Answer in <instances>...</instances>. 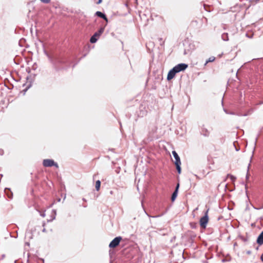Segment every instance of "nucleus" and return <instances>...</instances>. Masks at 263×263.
<instances>
[{
	"label": "nucleus",
	"mask_w": 263,
	"mask_h": 263,
	"mask_svg": "<svg viewBox=\"0 0 263 263\" xmlns=\"http://www.w3.org/2000/svg\"><path fill=\"white\" fill-rule=\"evenodd\" d=\"M208 211L209 210H207L205 213L204 216L201 217L200 219V225L201 228L204 229L206 228L209 221Z\"/></svg>",
	"instance_id": "nucleus-2"
},
{
	"label": "nucleus",
	"mask_w": 263,
	"mask_h": 263,
	"mask_svg": "<svg viewBox=\"0 0 263 263\" xmlns=\"http://www.w3.org/2000/svg\"><path fill=\"white\" fill-rule=\"evenodd\" d=\"M98 40V37H97V34H93L90 39V42L91 43H95Z\"/></svg>",
	"instance_id": "nucleus-13"
},
{
	"label": "nucleus",
	"mask_w": 263,
	"mask_h": 263,
	"mask_svg": "<svg viewBox=\"0 0 263 263\" xmlns=\"http://www.w3.org/2000/svg\"><path fill=\"white\" fill-rule=\"evenodd\" d=\"M215 60V58L214 57H211L208 59V60H206L204 65H206L208 63L212 62L214 61Z\"/></svg>",
	"instance_id": "nucleus-16"
},
{
	"label": "nucleus",
	"mask_w": 263,
	"mask_h": 263,
	"mask_svg": "<svg viewBox=\"0 0 263 263\" xmlns=\"http://www.w3.org/2000/svg\"><path fill=\"white\" fill-rule=\"evenodd\" d=\"M101 185V181L100 180H97L96 182V189L97 191H99Z\"/></svg>",
	"instance_id": "nucleus-15"
},
{
	"label": "nucleus",
	"mask_w": 263,
	"mask_h": 263,
	"mask_svg": "<svg viewBox=\"0 0 263 263\" xmlns=\"http://www.w3.org/2000/svg\"><path fill=\"white\" fill-rule=\"evenodd\" d=\"M256 205V206L254 208L256 210H260L263 209V198L257 200Z\"/></svg>",
	"instance_id": "nucleus-5"
},
{
	"label": "nucleus",
	"mask_w": 263,
	"mask_h": 263,
	"mask_svg": "<svg viewBox=\"0 0 263 263\" xmlns=\"http://www.w3.org/2000/svg\"><path fill=\"white\" fill-rule=\"evenodd\" d=\"M5 193L9 199H12L13 197V193L9 189H6Z\"/></svg>",
	"instance_id": "nucleus-11"
},
{
	"label": "nucleus",
	"mask_w": 263,
	"mask_h": 263,
	"mask_svg": "<svg viewBox=\"0 0 263 263\" xmlns=\"http://www.w3.org/2000/svg\"><path fill=\"white\" fill-rule=\"evenodd\" d=\"M96 15L97 16H98V17H100L101 18H103L106 22L108 21L106 15L104 13H102L101 12H100V11H97L96 13Z\"/></svg>",
	"instance_id": "nucleus-9"
},
{
	"label": "nucleus",
	"mask_w": 263,
	"mask_h": 263,
	"mask_svg": "<svg viewBox=\"0 0 263 263\" xmlns=\"http://www.w3.org/2000/svg\"><path fill=\"white\" fill-rule=\"evenodd\" d=\"M121 239L122 237L120 236L116 237V238H115L109 243V248H114L117 247L119 245Z\"/></svg>",
	"instance_id": "nucleus-4"
},
{
	"label": "nucleus",
	"mask_w": 263,
	"mask_h": 263,
	"mask_svg": "<svg viewBox=\"0 0 263 263\" xmlns=\"http://www.w3.org/2000/svg\"><path fill=\"white\" fill-rule=\"evenodd\" d=\"M40 1H41V2H42L43 3L48 4L50 3L51 0H40Z\"/></svg>",
	"instance_id": "nucleus-19"
},
{
	"label": "nucleus",
	"mask_w": 263,
	"mask_h": 263,
	"mask_svg": "<svg viewBox=\"0 0 263 263\" xmlns=\"http://www.w3.org/2000/svg\"><path fill=\"white\" fill-rule=\"evenodd\" d=\"M179 187V184L178 183L176 187V189H175V191L173 192V193L172 195L171 200L172 201H174L177 197Z\"/></svg>",
	"instance_id": "nucleus-6"
},
{
	"label": "nucleus",
	"mask_w": 263,
	"mask_h": 263,
	"mask_svg": "<svg viewBox=\"0 0 263 263\" xmlns=\"http://www.w3.org/2000/svg\"><path fill=\"white\" fill-rule=\"evenodd\" d=\"M43 164L45 167L55 166L56 167H58V164L55 163L52 159H44L43 160Z\"/></svg>",
	"instance_id": "nucleus-3"
},
{
	"label": "nucleus",
	"mask_w": 263,
	"mask_h": 263,
	"mask_svg": "<svg viewBox=\"0 0 263 263\" xmlns=\"http://www.w3.org/2000/svg\"><path fill=\"white\" fill-rule=\"evenodd\" d=\"M104 28H101L97 32L95 33L94 34H97V37L98 38L104 32Z\"/></svg>",
	"instance_id": "nucleus-12"
},
{
	"label": "nucleus",
	"mask_w": 263,
	"mask_h": 263,
	"mask_svg": "<svg viewBox=\"0 0 263 263\" xmlns=\"http://www.w3.org/2000/svg\"><path fill=\"white\" fill-rule=\"evenodd\" d=\"M40 215H41V216H42L43 217H45V215H45V212H43V213H41V214H40Z\"/></svg>",
	"instance_id": "nucleus-20"
},
{
	"label": "nucleus",
	"mask_w": 263,
	"mask_h": 263,
	"mask_svg": "<svg viewBox=\"0 0 263 263\" xmlns=\"http://www.w3.org/2000/svg\"><path fill=\"white\" fill-rule=\"evenodd\" d=\"M227 178H230L232 181H234L236 180V177L230 174L227 175Z\"/></svg>",
	"instance_id": "nucleus-18"
},
{
	"label": "nucleus",
	"mask_w": 263,
	"mask_h": 263,
	"mask_svg": "<svg viewBox=\"0 0 263 263\" xmlns=\"http://www.w3.org/2000/svg\"><path fill=\"white\" fill-rule=\"evenodd\" d=\"M176 166V168L177 170V171L178 172V173H180L181 172V167H180V165H181V162L180 163H175Z\"/></svg>",
	"instance_id": "nucleus-17"
},
{
	"label": "nucleus",
	"mask_w": 263,
	"mask_h": 263,
	"mask_svg": "<svg viewBox=\"0 0 263 263\" xmlns=\"http://www.w3.org/2000/svg\"><path fill=\"white\" fill-rule=\"evenodd\" d=\"M172 154L175 159V163H180V159L177 153L175 151H173Z\"/></svg>",
	"instance_id": "nucleus-10"
},
{
	"label": "nucleus",
	"mask_w": 263,
	"mask_h": 263,
	"mask_svg": "<svg viewBox=\"0 0 263 263\" xmlns=\"http://www.w3.org/2000/svg\"><path fill=\"white\" fill-rule=\"evenodd\" d=\"M257 242L259 245L263 244V231L258 236L257 239Z\"/></svg>",
	"instance_id": "nucleus-8"
},
{
	"label": "nucleus",
	"mask_w": 263,
	"mask_h": 263,
	"mask_svg": "<svg viewBox=\"0 0 263 263\" xmlns=\"http://www.w3.org/2000/svg\"><path fill=\"white\" fill-rule=\"evenodd\" d=\"M102 2V0H99L97 4H100Z\"/></svg>",
	"instance_id": "nucleus-21"
},
{
	"label": "nucleus",
	"mask_w": 263,
	"mask_h": 263,
	"mask_svg": "<svg viewBox=\"0 0 263 263\" xmlns=\"http://www.w3.org/2000/svg\"><path fill=\"white\" fill-rule=\"evenodd\" d=\"M201 134L204 136L208 137L210 135V132L207 128L203 126L201 128Z\"/></svg>",
	"instance_id": "nucleus-7"
},
{
	"label": "nucleus",
	"mask_w": 263,
	"mask_h": 263,
	"mask_svg": "<svg viewBox=\"0 0 263 263\" xmlns=\"http://www.w3.org/2000/svg\"><path fill=\"white\" fill-rule=\"evenodd\" d=\"M188 65L184 63H181L174 67L168 73L167 79L171 80L175 76L177 73L184 71Z\"/></svg>",
	"instance_id": "nucleus-1"
},
{
	"label": "nucleus",
	"mask_w": 263,
	"mask_h": 263,
	"mask_svg": "<svg viewBox=\"0 0 263 263\" xmlns=\"http://www.w3.org/2000/svg\"><path fill=\"white\" fill-rule=\"evenodd\" d=\"M221 38L223 41H227L229 40L228 34L224 33L221 35Z\"/></svg>",
	"instance_id": "nucleus-14"
},
{
	"label": "nucleus",
	"mask_w": 263,
	"mask_h": 263,
	"mask_svg": "<svg viewBox=\"0 0 263 263\" xmlns=\"http://www.w3.org/2000/svg\"><path fill=\"white\" fill-rule=\"evenodd\" d=\"M42 231H43V232H46V229H45V228H44V229H43Z\"/></svg>",
	"instance_id": "nucleus-22"
}]
</instances>
